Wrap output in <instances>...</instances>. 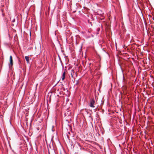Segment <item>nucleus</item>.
<instances>
[{
	"mask_svg": "<svg viewBox=\"0 0 154 154\" xmlns=\"http://www.w3.org/2000/svg\"><path fill=\"white\" fill-rule=\"evenodd\" d=\"M10 63L9 64V65L10 66H11L13 65L12 57L11 55L10 56Z\"/></svg>",
	"mask_w": 154,
	"mask_h": 154,
	"instance_id": "f03ea898",
	"label": "nucleus"
},
{
	"mask_svg": "<svg viewBox=\"0 0 154 154\" xmlns=\"http://www.w3.org/2000/svg\"><path fill=\"white\" fill-rule=\"evenodd\" d=\"M95 103V101L94 99H92L91 100L89 104V106L92 108H94V105Z\"/></svg>",
	"mask_w": 154,
	"mask_h": 154,
	"instance_id": "f257e3e1",
	"label": "nucleus"
},
{
	"mask_svg": "<svg viewBox=\"0 0 154 154\" xmlns=\"http://www.w3.org/2000/svg\"><path fill=\"white\" fill-rule=\"evenodd\" d=\"M65 74H66V72H64L63 73L62 75V76H61V79H62V81L64 80L65 79Z\"/></svg>",
	"mask_w": 154,
	"mask_h": 154,
	"instance_id": "7ed1b4c3",
	"label": "nucleus"
},
{
	"mask_svg": "<svg viewBox=\"0 0 154 154\" xmlns=\"http://www.w3.org/2000/svg\"><path fill=\"white\" fill-rule=\"evenodd\" d=\"M72 72L71 73V76L72 78H73V74H74V72H73V70H72Z\"/></svg>",
	"mask_w": 154,
	"mask_h": 154,
	"instance_id": "39448f33",
	"label": "nucleus"
},
{
	"mask_svg": "<svg viewBox=\"0 0 154 154\" xmlns=\"http://www.w3.org/2000/svg\"><path fill=\"white\" fill-rule=\"evenodd\" d=\"M25 58L26 60L27 61V62L28 63H29V58L28 56H25Z\"/></svg>",
	"mask_w": 154,
	"mask_h": 154,
	"instance_id": "20e7f679",
	"label": "nucleus"
},
{
	"mask_svg": "<svg viewBox=\"0 0 154 154\" xmlns=\"http://www.w3.org/2000/svg\"><path fill=\"white\" fill-rule=\"evenodd\" d=\"M60 154H62L61 153Z\"/></svg>",
	"mask_w": 154,
	"mask_h": 154,
	"instance_id": "423d86ee",
	"label": "nucleus"
}]
</instances>
